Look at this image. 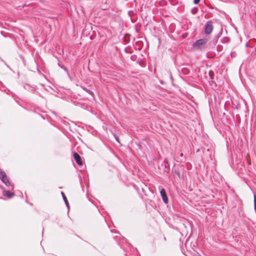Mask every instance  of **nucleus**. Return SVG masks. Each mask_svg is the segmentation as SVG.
Here are the masks:
<instances>
[{
    "label": "nucleus",
    "instance_id": "1a4fd4ad",
    "mask_svg": "<svg viewBox=\"0 0 256 256\" xmlns=\"http://www.w3.org/2000/svg\"><path fill=\"white\" fill-rule=\"evenodd\" d=\"M191 12H192L193 14H194L196 13V12H197V8H192V10H191Z\"/></svg>",
    "mask_w": 256,
    "mask_h": 256
},
{
    "label": "nucleus",
    "instance_id": "423d86ee",
    "mask_svg": "<svg viewBox=\"0 0 256 256\" xmlns=\"http://www.w3.org/2000/svg\"><path fill=\"white\" fill-rule=\"evenodd\" d=\"M2 194L4 196H7L8 198H12L14 196V194L13 192L8 190H4L2 192Z\"/></svg>",
    "mask_w": 256,
    "mask_h": 256
},
{
    "label": "nucleus",
    "instance_id": "ddd939ff",
    "mask_svg": "<svg viewBox=\"0 0 256 256\" xmlns=\"http://www.w3.org/2000/svg\"><path fill=\"white\" fill-rule=\"evenodd\" d=\"M114 137H115V138H116V140L118 142V136H114Z\"/></svg>",
    "mask_w": 256,
    "mask_h": 256
},
{
    "label": "nucleus",
    "instance_id": "0eeeda50",
    "mask_svg": "<svg viewBox=\"0 0 256 256\" xmlns=\"http://www.w3.org/2000/svg\"><path fill=\"white\" fill-rule=\"evenodd\" d=\"M61 194H62V196L63 200H64V203H65L66 207L68 208L69 207H70V206H69V204H68V200H67V198H66V196H65L64 192H61Z\"/></svg>",
    "mask_w": 256,
    "mask_h": 256
},
{
    "label": "nucleus",
    "instance_id": "f8f14e48",
    "mask_svg": "<svg viewBox=\"0 0 256 256\" xmlns=\"http://www.w3.org/2000/svg\"><path fill=\"white\" fill-rule=\"evenodd\" d=\"M254 210L256 212V203H254Z\"/></svg>",
    "mask_w": 256,
    "mask_h": 256
},
{
    "label": "nucleus",
    "instance_id": "7ed1b4c3",
    "mask_svg": "<svg viewBox=\"0 0 256 256\" xmlns=\"http://www.w3.org/2000/svg\"><path fill=\"white\" fill-rule=\"evenodd\" d=\"M0 179L6 186L10 185V182L8 178L6 172L2 170H0Z\"/></svg>",
    "mask_w": 256,
    "mask_h": 256
},
{
    "label": "nucleus",
    "instance_id": "2eb2a0df",
    "mask_svg": "<svg viewBox=\"0 0 256 256\" xmlns=\"http://www.w3.org/2000/svg\"><path fill=\"white\" fill-rule=\"evenodd\" d=\"M64 68V70L65 71H66V72L68 71V69H67V68H65V67H64V68Z\"/></svg>",
    "mask_w": 256,
    "mask_h": 256
},
{
    "label": "nucleus",
    "instance_id": "f03ea898",
    "mask_svg": "<svg viewBox=\"0 0 256 256\" xmlns=\"http://www.w3.org/2000/svg\"><path fill=\"white\" fill-rule=\"evenodd\" d=\"M212 22L210 20L206 22L204 25V33L206 34H210L213 30Z\"/></svg>",
    "mask_w": 256,
    "mask_h": 256
},
{
    "label": "nucleus",
    "instance_id": "9b49d317",
    "mask_svg": "<svg viewBox=\"0 0 256 256\" xmlns=\"http://www.w3.org/2000/svg\"><path fill=\"white\" fill-rule=\"evenodd\" d=\"M254 203H256V195H254Z\"/></svg>",
    "mask_w": 256,
    "mask_h": 256
},
{
    "label": "nucleus",
    "instance_id": "4468645a",
    "mask_svg": "<svg viewBox=\"0 0 256 256\" xmlns=\"http://www.w3.org/2000/svg\"><path fill=\"white\" fill-rule=\"evenodd\" d=\"M0 34L3 35L4 36H6L4 34V32L2 31L0 32Z\"/></svg>",
    "mask_w": 256,
    "mask_h": 256
},
{
    "label": "nucleus",
    "instance_id": "9d476101",
    "mask_svg": "<svg viewBox=\"0 0 256 256\" xmlns=\"http://www.w3.org/2000/svg\"><path fill=\"white\" fill-rule=\"evenodd\" d=\"M200 0H194V4H198L200 2Z\"/></svg>",
    "mask_w": 256,
    "mask_h": 256
},
{
    "label": "nucleus",
    "instance_id": "f257e3e1",
    "mask_svg": "<svg viewBox=\"0 0 256 256\" xmlns=\"http://www.w3.org/2000/svg\"><path fill=\"white\" fill-rule=\"evenodd\" d=\"M208 41V40L207 38H202L197 40L193 44V47L196 50L202 49L204 47L205 45L207 44Z\"/></svg>",
    "mask_w": 256,
    "mask_h": 256
},
{
    "label": "nucleus",
    "instance_id": "39448f33",
    "mask_svg": "<svg viewBox=\"0 0 256 256\" xmlns=\"http://www.w3.org/2000/svg\"><path fill=\"white\" fill-rule=\"evenodd\" d=\"M74 158L78 165H82V162L80 156L76 152L74 154Z\"/></svg>",
    "mask_w": 256,
    "mask_h": 256
},
{
    "label": "nucleus",
    "instance_id": "6e6552de",
    "mask_svg": "<svg viewBox=\"0 0 256 256\" xmlns=\"http://www.w3.org/2000/svg\"><path fill=\"white\" fill-rule=\"evenodd\" d=\"M83 89L84 90H85L87 92H88V94H90V95L92 96H93L94 95V92L90 90H88L86 88H83Z\"/></svg>",
    "mask_w": 256,
    "mask_h": 256
},
{
    "label": "nucleus",
    "instance_id": "20e7f679",
    "mask_svg": "<svg viewBox=\"0 0 256 256\" xmlns=\"http://www.w3.org/2000/svg\"><path fill=\"white\" fill-rule=\"evenodd\" d=\"M160 195L162 196V200L164 201V202L165 203V204H168V196H166V192L164 190V188H162V190H160Z\"/></svg>",
    "mask_w": 256,
    "mask_h": 256
},
{
    "label": "nucleus",
    "instance_id": "dca6fc26",
    "mask_svg": "<svg viewBox=\"0 0 256 256\" xmlns=\"http://www.w3.org/2000/svg\"><path fill=\"white\" fill-rule=\"evenodd\" d=\"M180 156H183V154H182V153H181V154H180Z\"/></svg>",
    "mask_w": 256,
    "mask_h": 256
}]
</instances>
